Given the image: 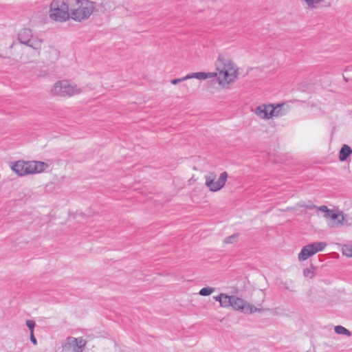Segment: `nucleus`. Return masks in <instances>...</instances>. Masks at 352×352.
Instances as JSON below:
<instances>
[{
	"label": "nucleus",
	"mask_w": 352,
	"mask_h": 352,
	"mask_svg": "<svg viewBox=\"0 0 352 352\" xmlns=\"http://www.w3.org/2000/svg\"><path fill=\"white\" fill-rule=\"evenodd\" d=\"M80 93L81 89L67 80L56 82L50 89V94L53 96L60 98H70Z\"/></svg>",
	"instance_id": "nucleus-3"
},
{
	"label": "nucleus",
	"mask_w": 352,
	"mask_h": 352,
	"mask_svg": "<svg viewBox=\"0 0 352 352\" xmlns=\"http://www.w3.org/2000/svg\"><path fill=\"white\" fill-rule=\"evenodd\" d=\"M214 290V289L212 287H206L199 290V294L203 296H207L211 294Z\"/></svg>",
	"instance_id": "nucleus-19"
},
{
	"label": "nucleus",
	"mask_w": 352,
	"mask_h": 352,
	"mask_svg": "<svg viewBox=\"0 0 352 352\" xmlns=\"http://www.w3.org/2000/svg\"><path fill=\"white\" fill-rule=\"evenodd\" d=\"M47 164L43 162L19 160L13 163L11 168L16 174L23 176L40 173L47 169Z\"/></svg>",
	"instance_id": "nucleus-2"
},
{
	"label": "nucleus",
	"mask_w": 352,
	"mask_h": 352,
	"mask_svg": "<svg viewBox=\"0 0 352 352\" xmlns=\"http://www.w3.org/2000/svg\"><path fill=\"white\" fill-rule=\"evenodd\" d=\"M351 153H352L351 148L348 145L344 144L340 151V153H339L340 160L342 162L345 161L347 159V157L351 155Z\"/></svg>",
	"instance_id": "nucleus-15"
},
{
	"label": "nucleus",
	"mask_w": 352,
	"mask_h": 352,
	"mask_svg": "<svg viewBox=\"0 0 352 352\" xmlns=\"http://www.w3.org/2000/svg\"><path fill=\"white\" fill-rule=\"evenodd\" d=\"M32 32L29 29H23L19 34V38L23 43L28 44L31 40Z\"/></svg>",
	"instance_id": "nucleus-14"
},
{
	"label": "nucleus",
	"mask_w": 352,
	"mask_h": 352,
	"mask_svg": "<svg viewBox=\"0 0 352 352\" xmlns=\"http://www.w3.org/2000/svg\"><path fill=\"white\" fill-rule=\"evenodd\" d=\"M206 185L211 191L219 190L225 185L227 177H206Z\"/></svg>",
	"instance_id": "nucleus-10"
},
{
	"label": "nucleus",
	"mask_w": 352,
	"mask_h": 352,
	"mask_svg": "<svg viewBox=\"0 0 352 352\" xmlns=\"http://www.w3.org/2000/svg\"><path fill=\"white\" fill-rule=\"evenodd\" d=\"M188 80V78H187V75H186L185 76H184L182 78H178L172 79L170 80V83L172 85H177V84H178L179 82H183L184 80Z\"/></svg>",
	"instance_id": "nucleus-22"
},
{
	"label": "nucleus",
	"mask_w": 352,
	"mask_h": 352,
	"mask_svg": "<svg viewBox=\"0 0 352 352\" xmlns=\"http://www.w3.org/2000/svg\"><path fill=\"white\" fill-rule=\"evenodd\" d=\"M232 307L234 310L239 311L243 314H252L260 311L259 309L235 296L232 298Z\"/></svg>",
	"instance_id": "nucleus-8"
},
{
	"label": "nucleus",
	"mask_w": 352,
	"mask_h": 352,
	"mask_svg": "<svg viewBox=\"0 0 352 352\" xmlns=\"http://www.w3.org/2000/svg\"><path fill=\"white\" fill-rule=\"evenodd\" d=\"M94 3L87 0H76L71 9V18L76 21L88 19L94 12Z\"/></svg>",
	"instance_id": "nucleus-4"
},
{
	"label": "nucleus",
	"mask_w": 352,
	"mask_h": 352,
	"mask_svg": "<svg viewBox=\"0 0 352 352\" xmlns=\"http://www.w3.org/2000/svg\"><path fill=\"white\" fill-rule=\"evenodd\" d=\"M212 77V72H194L187 74L188 79L197 78L199 80H205Z\"/></svg>",
	"instance_id": "nucleus-13"
},
{
	"label": "nucleus",
	"mask_w": 352,
	"mask_h": 352,
	"mask_svg": "<svg viewBox=\"0 0 352 352\" xmlns=\"http://www.w3.org/2000/svg\"><path fill=\"white\" fill-rule=\"evenodd\" d=\"M30 340L34 344H37L36 338L34 337V332H30Z\"/></svg>",
	"instance_id": "nucleus-25"
},
{
	"label": "nucleus",
	"mask_w": 352,
	"mask_h": 352,
	"mask_svg": "<svg viewBox=\"0 0 352 352\" xmlns=\"http://www.w3.org/2000/svg\"><path fill=\"white\" fill-rule=\"evenodd\" d=\"M303 274H304L305 276H307V275L308 274V268H306L304 270Z\"/></svg>",
	"instance_id": "nucleus-26"
},
{
	"label": "nucleus",
	"mask_w": 352,
	"mask_h": 352,
	"mask_svg": "<svg viewBox=\"0 0 352 352\" xmlns=\"http://www.w3.org/2000/svg\"><path fill=\"white\" fill-rule=\"evenodd\" d=\"M35 325H36V323L32 320H28L26 321V326L28 327L30 332H34V329L35 327Z\"/></svg>",
	"instance_id": "nucleus-23"
},
{
	"label": "nucleus",
	"mask_w": 352,
	"mask_h": 352,
	"mask_svg": "<svg viewBox=\"0 0 352 352\" xmlns=\"http://www.w3.org/2000/svg\"><path fill=\"white\" fill-rule=\"evenodd\" d=\"M221 176H222V177L227 176V174H226V173H223L221 175Z\"/></svg>",
	"instance_id": "nucleus-27"
},
{
	"label": "nucleus",
	"mask_w": 352,
	"mask_h": 352,
	"mask_svg": "<svg viewBox=\"0 0 352 352\" xmlns=\"http://www.w3.org/2000/svg\"><path fill=\"white\" fill-rule=\"evenodd\" d=\"M212 73L219 86L226 89L236 79L239 68L230 58L219 55L215 64V72Z\"/></svg>",
	"instance_id": "nucleus-1"
},
{
	"label": "nucleus",
	"mask_w": 352,
	"mask_h": 352,
	"mask_svg": "<svg viewBox=\"0 0 352 352\" xmlns=\"http://www.w3.org/2000/svg\"><path fill=\"white\" fill-rule=\"evenodd\" d=\"M308 258V245H305L298 255L300 261H305Z\"/></svg>",
	"instance_id": "nucleus-18"
},
{
	"label": "nucleus",
	"mask_w": 352,
	"mask_h": 352,
	"mask_svg": "<svg viewBox=\"0 0 352 352\" xmlns=\"http://www.w3.org/2000/svg\"><path fill=\"white\" fill-rule=\"evenodd\" d=\"M86 341L82 338L68 337L65 342L64 348L72 349L74 352H82Z\"/></svg>",
	"instance_id": "nucleus-9"
},
{
	"label": "nucleus",
	"mask_w": 352,
	"mask_h": 352,
	"mask_svg": "<svg viewBox=\"0 0 352 352\" xmlns=\"http://www.w3.org/2000/svg\"><path fill=\"white\" fill-rule=\"evenodd\" d=\"M334 330L339 335H346L349 337L351 336V332L341 325L336 326Z\"/></svg>",
	"instance_id": "nucleus-17"
},
{
	"label": "nucleus",
	"mask_w": 352,
	"mask_h": 352,
	"mask_svg": "<svg viewBox=\"0 0 352 352\" xmlns=\"http://www.w3.org/2000/svg\"><path fill=\"white\" fill-rule=\"evenodd\" d=\"M327 246L325 242H314L309 243V257L316 253L323 250Z\"/></svg>",
	"instance_id": "nucleus-12"
},
{
	"label": "nucleus",
	"mask_w": 352,
	"mask_h": 352,
	"mask_svg": "<svg viewBox=\"0 0 352 352\" xmlns=\"http://www.w3.org/2000/svg\"><path fill=\"white\" fill-rule=\"evenodd\" d=\"M320 214H322L326 219L333 220L336 225L343 224L345 220L342 212H336L329 209L326 206H317L314 204L309 203V217L315 215L319 216Z\"/></svg>",
	"instance_id": "nucleus-5"
},
{
	"label": "nucleus",
	"mask_w": 352,
	"mask_h": 352,
	"mask_svg": "<svg viewBox=\"0 0 352 352\" xmlns=\"http://www.w3.org/2000/svg\"><path fill=\"white\" fill-rule=\"evenodd\" d=\"M49 15L55 21H67L70 16L67 4L63 0H54L50 5Z\"/></svg>",
	"instance_id": "nucleus-7"
},
{
	"label": "nucleus",
	"mask_w": 352,
	"mask_h": 352,
	"mask_svg": "<svg viewBox=\"0 0 352 352\" xmlns=\"http://www.w3.org/2000/svg\"><path fill=\"white\" fill-rule=\"evenodd\" d=\"M342 253L348 257H352V245H344Z\"/></svg>",
	"instance_id": "nucleus-20"
},
{
	"label": "nucleus",
	"mask_w": 352,
	"mask_h": 352,
	"mask_svg": "<svg viewBox=\"0 0 352 352\" xmlns=\"http://www.w3.org/2000/svg\"><path fill=\"white\" fill-rule=\"evenodd\" d=\"M287 109L284 104H261L255 110V114L263 120H269L275 117H281L287 114Z\"/></svg>",
	"instance_id": "nucleus-6"
},
{
	"label": "nucleus",
	"mask_w": 352,
	"mask_h": 352,
	"mask_svg": "<svg viewBox=\"0 0 352 352\" xmlns=\"http://www.w3.org/2000/svg\"><path fill=\"white\" fill-rule=\"evenodd\" d=\"M305 1H308V0H305Z\"/></svg>",
	"instance_id": "nucleus-28"
},
{
	"label": "nucleus",
	"mask_w": 352,
	"mask_h": 352,
	"mask_svg": "<svg viewBox=\"0 0 352 352\" xmlns=\"http://www.w3.org/2000/svg\"><path fill=\"white\" fill-rule=\"evenodd\" d=\"M28 45L30 47H31L33 50H35L37 52L38 54H40L43 47V43L41 41L38 39H34L31 41Z\"/></svg>",
	"instance_id": "nucleus-16"
},
{
	"label": "nucleus",
	"mask_w": 352,
	"mask_h": 352,
	"mask_svg": "<svg viewBox=\"0 0 352 352\" xmlns=\"http://www.w3.org/2000/svg\"><path fill=\"white\" fill-rule=\"evenodd\" d=\"M233 296H228L225 294H220L219 295L214 296V299L216 301L219 302L221 307L228 308L232 307Z\"/></svg>",
	"instance_id": "nucleus-11"
},
{
	"label": "nucleus",
	"mask_w": 352,
	"mask_h": 352,
	"mask_svg": "<svg viewBox=\"0 0 352 352\" xmlns=\"http://www.w3.org/2000/svg\"><path fill=\"white\" fill-rule=\"evenodd\" d=\"M238 236H239L238 234H234L228 237H226L224 239V243H234L236 241Z\"/></svg>",
	"instance_id": "nucleus-21"
},
{
	"label": "nucleus",
	"mask_w": 352,
	"mask_h": 352,
	"mask_svg": "<svg viewBox=\"0 0 352 352\" xmlns=\"http://www.w3.org/2000/svg\"><path fill=\"white\" fill-rule=\"evenodd\" d=\"M323 0H309V8H314L316 4L322 2Z\"/></svg>",
	"instance_id": "nucleus-24"
}]
</instances>
